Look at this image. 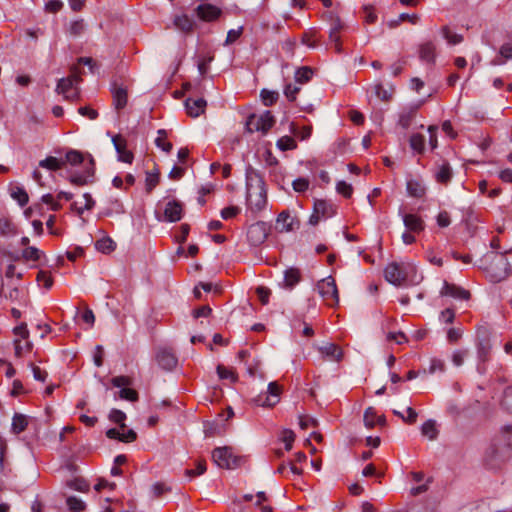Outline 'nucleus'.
Listing matches in <instances>:
<instances>
[{
  "instance_id": "nucleus-4",
  "label": "nucleus",
  "mask_w": 512,
  "mask_h": 512,
  "mask_svg": "<svg viewBox=\"0 0 512 512\" xmlns=\"http://www.w3.org/2000/svg\"><path fill=\"white\" fill-rule=\"evenodd\" d=\"M415 271L412 263H389L384 269L385 279L394 286H401L407 279L409 273Z\"/></svg>"
},
{
  "instance_id": "nucleus-8",
  "label": "nucleus",
  "mask_w": 512,
  "mask_h": 512,
  "mask_svg": "<svg viewBox=\"0 0 512 512\" xmlns=\"http://www.w3.org/2000/svg\"><path fill=\"white\" fill-rule=\"evenodd\" d=\"M281 392L282 388L277 382H270L267 387V392L257 395L254 398V402L258 406L272 407L280 401Z\"/></svg>"
},
{
  "instance_id": "nucleus-63",
  "label": "nucleus",
  "mask_w": 512,
  "mask_h": 512,
  "mask_svg": "<svg viewBox=\"0 0 512 512\" xmlns=\"http://www.w3.org/2000/svg\"><path fill=\"white\" fill-rule=\"evenodd\" d=\"M292 185L295 192H305L309 189V181L306 178L295 179Z\"/></svg>"
},
{
  "instance_id": "nucleus-60",
  "label": "nucleus",
  "mask_w": 512,
  "mask_h": 512,
  "mask_svg": "<svg viewBox=\"0 0 512 512\" xmlns=\"http://www.w3.org/2000/svg\"><path fill=\"white\" fill-rule=\"evenodd\" d=\"M445 363L439 358H432L430 360L429 373L434 374L436 372H444Z\"/></svg>"
},
{
  "instance_id": "nucleus-47",
  "label": "nucleus",
  "mask_w": 512,
  "mask_h": 512,
  "mask_svg": "<svg viewBox=\"0 0 512 512\" xmlns=\"http://www.w3.org/2000/svg\"><path fill=\"white\" fill-rule=\"evenodd\" d=\"M442 33H443L444 38L447 40V42L449 44L456 45L463 41L462 35L451 31L447 27L443 28Z\"/></svg>"
},
{
  "instance_id": "nucleus-56",
  "label": "nucleus",
  "mask_w": 512,
  "mask_h": 512,
  "mask_svg": "<svg viewBox=\"0 0 512 512\" xmlns=\"http://www.w3.org/2000/svg\"><path fill=\"white\" fill-rule=\"evenodd\" d=\"M13 333L16 338L21 341L29 340V330L27 329L26 323H21L13 329Z\"/></svg>"
},
{
  "instance_id": "nucleus-27",
  "label": "nucleus",
  "mask_w": 512,
  "mask_h": 512,
  "mask_svg": "<svg viewBox=\"0 0 512 512\" xmlns=\"http://www.w3.org/2000/svg\"><path fill=\"white\" fill-rule=\"evenodd\" d=\"M39 167L49 171H57L64 168V160H62V158L49 156L39 162Z\"/></svg>"
},
{
  "instance_id": "nucleus-18",
  "label": "nucleus",
  "mask_w": 512,
  "mask_h": 512,
  "mask_svg": "<svg viewBox=\"0 0 512 512\" xmlns=\"http://www.w3.org/2000/svg\"><path fill=\"white\" fill-rule=\"evenodd\" d=\"M440 293L443 296H450L452 298L459 300H468L470 297L469 291L454 284H449L447 282H444V285Z\"/></svg>"
},
{
  "instance_id": "nucleus-25",
  "label": "nucleus",
  "mask_w": 512,
  "mask_h": 512,
  "mask_svg": "<svg viewBox=\"0 0 512 512\" xmlns=\"http://www.w3.org/2000/svg\"><path fill=\"white\" fill-rule=\"evenodd\" d=\"M28 424V416L21 413H15L12 418L11 431L16 435L20 434L27 428Z\"/></svg>"
},
{
  "instance_id": "nucleus-30",
  "label": "nucleus",
  "mask_w": 512,
  "mask_h": 512,
  "mask_svg": "<svg viewBox=\"0 0 512 512\" xmlns=\"http://www.w3.org/2000/svg\"><path fill=\"white\" fill-rule=\"evenodd\" d=\"M419 56L422 61L431 63L435 59V46L431 42L424 43L420 46Z\"/></svg>"
},
{
  "instance_id": "nucleus-22",
  "label": "nucleus",
  "mask_w": 512,
  "mask_h": 512,
  "mask_svg": "<svg viewBox=\"0 0 512 512\" xmlns=\"http://www.w3.org/2000/svg\"><path fill=\"white\" fill-rule=\"evenodd\" d=\"M246 183H247V192H251V191L265 192L263 179L255 171L247 172Z\"/></svg>"
},
{
  "instance_id": "nucleus-59",
  "label": "nucleus",
  "mask_w": 512,
  "mask_h": 512,
  "mask_svg": "<svg viewBox=\"0 0 512 512\" xmlns=\"http://www.w3.org/2000/svg\"><path fill=\"white\" fill-rule=\"evenodd\" d=\"M119 397L121 399L134 402L138 399V393L134 389L126 387V388H122L119 391Z\"/></svg>"
},
{
  "instance_id": "nucleus-38",
  "label": "nucleus",
  "mask_w": 512,
  "mask_h": 512,
  "mask_svg": "<svg viewBox=\"0 0 512 512\" xmlns=\"http://www.w3.org/2000/svg\"><path fill=\"white\" fill-rule=\"evenodd\" d=\"M260 97L265 106H271L278 100L279 93L273 90L262 89Z\"/></svg>"
},
{
  "instance_id": "nucleus-34",
  "label": "nucleus",
  "mask_w": 512,
  "mask_h": 512,
  "mask_svg": "<svg viewBox=\"0 0 512 512\" xmlns=\"http://www.w3.org/2000/svg\"><path fill=\"white\" fill-rule=\"evenodd\" d=\"M116 247L115 242L109 238L104 237L96 241L95 248L102 253L109 254L110 252L114 251Z\"/></svg>"
},
{
  "instance_id": "nucleus-49",
  "label": "nucleus",
  "mask_w": 512,
  "mask_h": 512,
  "mask_svg": "<svg viewBox=\"0 0 512 512\" xmlns=\"http://www.w3.org/2000/svg\"><path fill=\"white\" fill-rule=\"evenodd\" d=\"M306 455L305 453L303 452H297L295 454V459H294V462H290L289 463V467H290V472L293 474V475H298L300 476L302 474V469L298 468L296 466L295 463H301V462H304L306 460Z\"/></svg>"
},
{
  "instance_id": "nucleus-24",
  "label": "nucleus",
  "mask_w": 512,
  "mask_h": 512,
  "mask_svg": "<svg viewBox=\"0 0 512 512\" xmlns=\"http://www.w3.org/2000/svg\"><path fill=\"white\" fill-rule=\"evenodd\" d=\"M295 218L290 215L289 212H281L276 220V228L280 232H289L294 229Z\"/></svg>"
},
{
  "instance_id": "nucleus-29",
  "label": "nucleus",
  "mask_w": 512,
  "mask_h": 512,
  "mask_svg": "<svg viewBox=\"0 0 512 512\" xmlns=\"http://www.w3.org/2000/svg\"><path fill=\"white\" fill-rule=\"evenodd\" d=\"M14 344V350H15V356L18 358L23 357L25 354L29 353L33 349V344L29 340L21 341L18 338H15L13 341Z\"/></svg>"
},
{
  "instance_id": "nucleus-3",
  "label": "nucleus",
  "mask_w": 512,
  "mask_h": 512,
  "mask_svg": "<svg viewBox=\"0 0 512 512\" xmlns=\"http://www.w3.org/2000/svg\"><path fill=\"white\" fill-rule=\"evenodd\" d=\"M214 463L224 469H236L244 463V457L238 456L231 447H217L212 452Z\"/></svg>"
},
{
  "instance_id": "nucleus-10",
  "label": "nucleus",
  "mask_w": 512,
  "mask_h": 512,
  "mask_svg": "<svg viewBox=\"0 0 512 512\" xmlns=\"http://www.w3.org/2000/svg\"><path fill=\"white\" fill-rule=\"evenodd\" d=\"M79 80L77 75L61 78L56 86V92L63 95L66 100H76L78 98V92L75 87L79 83Z\"/></svg>"
},
{
  "instance_id": "nucleus-46",
  "label": "nucleus",
  "mask_w": 512,
  "mask_h": 512,
  "mask_svg": "<svg viewBox=\"0 0 512 512\" xmlns=\"http://www.w3.org/2000/svg\"><path fill=\"white\" fill-rule=\"evenodd\" d=\"M36 280L39 285H42L46 289H50L53 285V278L47 271H39Z\"/></svg>"
},
{
  "instance_id": "nucleus-42",
  "label": "nucleus",
  "mask_w": 512,
  "mask_h": 512,
  "mask_svg": "<svg viewBox=\"0 0 512 512\" xmlns=\"http://www.w3.org/2000/svg\"><path fill=\"white\" fill-rule=\"evenodd\" d=\"M410 146L418 153L423 152L425 148V137L421 134H413L410 137Z\"/></svg>"
},
{
  "instance_id": "nucleus-28",
  "label": "nucleus",
  "mask_w": 512,
  "mask_h": 512,
  "mask_svg": "<svg viewBox=\"0 0 512 512\" xmlns=\"http://www.w3.org/2000/svg\"><path fill=\"white\" fill-rule=\"evenodd\" d=\"M174 25L177 29L187 33L193 30L195 23L188 15L182 14L174 18Z\"/></svg>"
},
{
  "instance_id": "nucleus-39",
  "label": "nucleus",
  "mask_w": 512,
  "mask_h": 512,
  "mask_svg": "<svg viewBox=\"0 0 512 512\" xmlns=\"http://www.w3.org/2000/svg\"><path fill=\"white\" fill-rule=\"evenodd\" d=\"M313 75V71L309 67H301L295 72V81L298 84H304L308 82Z\"/></svg>"
},
{
  "instance_id": "nucleus-37",
  "label": "nucleus",
  "mask_w": 512,
  "mask_h": 512,
  "mask_svg": "<svg viewBox=\"0 0 512 512\" xmlns=\"http://www.w3.org/2000/svg\"><path fill=\"white\" fill-rule=\"evenodd\" d=\"M160 179V172L157 168H154L153 170L146 173V189L148 191L153 190L157 184L159 183Z\"/></svg>"
},
{
  "instance_id": "nucleus-58",
  "label": "nucleus",
  "mask_w": 512,
  "mask_h": 512,
  "mask_svg": "<svg viewBox=\"0 0 512 512\" xmlns=\"http://www.w3.org/2000/svg\"><path fill=\"white\" fill-rule=\"evenodd\" d=\"M205 471H206V462L204 460H199L197 462L196 468L195 469H187L185 471V474L188 477H194V476L202 475Z\"/></svg>"
},
{
  "instance_id": "nucleus-23",
  "label": "nucleus",
  "mask_w": 512,
  "mask_h": 512,
  "mask_svg": "<svg viewBox=\"0 0 512 512\" xmlns=\"http://www.w3.org/2000/svg\"><path fill=\"white\" fill-rule=\"evenodd\" d=\"M364 425L367 428H373L375 425H385V417L383 415H377L376 410L373 407H368L364 412Z\"/></svg>"
},
{
  "instance_id": "nucleus-13",
  "label": "nucleus",
  "mask_w": 512,
  "mask_h": 512,
  "mask_svg": "<svg viewBox=\"0 0 512 512\" xmlns=\"http://www.w3.org/2000/svg\"><path fill=\"white\" fill-rule=\"evenodd\" d=\"M399 215L402 218L406 230L414 234H420L425 229L424 220L415 213H408L402 207L399 208Z\"/></svg>"
},
{
  "instance_id": "nucleus-21",
  "label": "nucleus",
  "mask_w": 512,
  "mask_h": 512,
  "mask_svg": "<svg viewBox=\"0 0 512 512\" xmlns=\"http://www.w3.org/2000/svg\"><path fill=\"white\" fill-rule=\"evenodd\" d=\"M18 234L17 226L8 216H0V237L11 238Z\"/></svg>"
},
{
  "instance_id": "nucleus-31",
  "label": "nucleus",
  "mask_w": 512,
  "mask_h": 512,
  "mask_svg": "<svg viewBox=\"0 0 512 512\" xmlns=\"http://www.w3.org/2000/svg\"><path fill=\"white\" fill-rule=\"evenodd\" d=\"M300 281V271L296 268H289L284 272V286L293 288Z\"/></svg>"
},
{
  "instance_id": "nucleus-61",
  "label": "nucleus",
  "mask_w": 512,
  "mask_h": 512,
  "mask_svg": "<svg viewBox=\"0 0 512 512\" xmlns=\"http://www.w3.org/2000/svg\"><path fill=\"white\" fill-rule=\"evenodd\" d=\"M241 209L237 206H229L221 210V217L224 220L234 218L240 213Z\"/></svg>"
},
{
  "instance_id": "nucleus-7",
  "label": "nucleus",
  "mask_w": 512,
  "mask_h": 512,
  "mask_svg": "<svg viewBox=\"0 0 512 512\" xmlns=\"http://www.w3.org/2000/svg\"><path fill=\"white\" fill-rule=\"evenodd\" d=\"M317 291L322 299L329 306H336L339 303V294L335 279L332 276L321 279L317 283Z\"/></svg>"
},
{
  "instance_id": "nucleus-43",
  "label": "nucleus",
  "mask_w": 512,
  "mask_h": 512,
  "mask_svg": "<svg viewBox=\"0 0 512 512\" xmlns=\"http://www.w3.org/2000/svg\"><path fill=\"white\" fill-rule=\"evenodd\" d=\"M42 255V252L36 247H26L22 251V258L25 261H38Z\"/></svg>"
},
{
  "instance_id": "nucleus-17",
  "label": "nucleus",
  "mask_w": 512,
  "mask_h": 512,
  "mask_svg": "<svg viewBox=\"0 0 512 512\" xmlns=\"http://www.w3.org/2000/svg\"><path fill=\"white\" fill-rule=\"evenodd\" d=\"M112 143L118 154V159L125 163H131L133 154L126 149V140L120 135H113Z\"/></svg>"
},
{
  "instance_id": "nucleus-19",
  "label": "nucleus",
  "mask_w": 512,
  "mask_h": 512,
  "mask_svg": "<svg viewBox=\"0 0 512 512\" xmlns=\"http://www.w3.org/2000/svg\"><path fill=\"white\" fill-rule=\"evenodd\" d=\"M206 105H207V103L203 98H197V99L188 98L185 101V108H186L187 114L194 118L198 117L202 113H204Z\"/></svg>"
},
{
  "instance_id": "nucleus-44",
  "label": "nucleus",
  "mask_w": 512,
  "mask_h": 512,
  "mask_svg": "<svg viewBox=\"0 0 512 512\" xmlns=\"http://www.w3.org/2000/svg\"><path fill=\"white\" fill-rule=\"evenodd\" d=\"M276 146L281 151H288L296 148V142L290 136H283L280 139H278Z\"/></svg>"
},
{
  "instance_id": "nucleus-52",
  "label": "nucleus",
  "mask_w": 512,
  "mask_h": 512,
  "mask_svg": "<svg viewBox=\"0 0 512 512\" xmlns=\"http://www.w3.org/2000/svg\"><path fill=\"white\" fill-rule=\"evenodd\" d=\"M467 355H468L467 349L455 350L452 353L451 360L455 366L459 367L464 363V360L467 357Z\"/></svg>"
},
{
  "instance_id": "nucleus-55",
  "label": "nucleus",
  "mask_w": 512,
  "mask_h": 512,
  "mask_svg": "<svg viewBox=\"0 0 512 512\" xmlns=\"http://www.w3.org/2000/svg\"><path fill=\"white\" fill-rule=\"evenodd\" d=\"M300 89V86L289 83L284 87V95L290 102H293L296 100V95L298 94Z\"/></svg>"
},
{
  "instance_id": "nucleus-62",
  "label": "nucleus",
  "mask_w": 512,
  "mask_h": 512,
  "mask_svg": "<svg viewBox=\"0 0 512 512\" xmlns=\"http://www.w3.org/2000/svg\"><path fill=\"white\" fill-rule=\"evenodd\" d=\"M387 341H394L397 344H403L407 341L406 335L401 332H389L386 336Z\"/></svg>"
},
{
  "instance_id": "nucleus-15",
  "label": "nucleus",
  "mask_w": 512,
  "mask_h": 512,
  "mask_svg": "<svg viewBox=\"0 0 512 512\" xmlns=\"http://www.w3.org/2000/svg\"><path fill=\"white\" fill-rule=\"evenodd\" d=\"M156 361L158 365L167 371L173 370L177 365V357L167 348H159L156 352Z\"/></svg>"
},
{
  "instance_id": "nucleus-40",
  "label": "nucleus",
  "mask_w": 512,
  "mask_h": 512,
  "mask_svg": "<svg viewBox=\"0 0 512 512\" xmlns=\"http://www.w3.org/2000/svg\"><path fill=\"white\" fill-rule=\"evenodd\" d=\"M451 175H452V171H451L450 166L448 164H442L438 168V170L435 174V177L438 182L446 183L450 180Z\"/></svg>"
},
{
  "instance_id": "nucleus-36",
  "label": "nucleus",
  "mask_w": 512,
  "mask_h": 512,
  "mask_svg": "<svg viewBox=\"0 0 512 512\" xmlns=\"http://www.w3.org/2000/svg\"><path fill=\"white\" fill-rule=\"evenodd\" d=\"M500 57H497L492 61L493 65H502L506 60L512 58V46L510 44H505L500 48Z\"/></svg>"
},
{
  "instance_id": "nucleus-14",
  "label": "nucleus",
  "mask_w": 512,
  "mask_h": 512,
  "mask_svg": "<svg viewBox=\"0 0 512 512\" xmlns=\"http://www.w3.org/2000/svg\"><path fill=\"white\" fill-rule=\"evenodd\" d=\"M317 350L323 361L340 362L343 358L342 349L334 343H324L317 346Z\"/></svg>"
},
{
  "instance_id": "nucleus-35",
  "label": "nucleus",
  "mask_w": 512,
  "mask_h": 512,
  "mask_svg": "<svg viewBox=\"0 0 512 512\" xmlns=\"http://www.w3.org/2000/svg\"><path fill=\"white\" fill-rule=\"evenodd\" d=\"M20 290L17 286H7L2 285L0 289V297H3L10 301H16L20 298Z\"/></svg>"
},
{
  "instance_id": "nucleus-12",
  "label": "nucleus",
  "mask_w": 512,
  "mask_h": 512,
  "mask_svg": "<svg viewBox=\"0 0 512 512\" xmlns=\"http://www.w3.org/2000/svg\"><path fill=\"white\" fill-rule=\"evenodd\" d=\"M66 200L71 201V208L78 215H82L84 211L90 210L95 202L91 198V194H63Z\"/></svg>"
},
{
  "instance_id": "nucleus-32",
  "label": "nucleus",
  "mask_w": 512,
  "mask_h": 512,
  "mask_svg": "<svg viewBox=\"0 0 512 512\" xmlns=\"http://www.w3.org/2000/svg\"><path fill=\"white\" fill-rule=\"evenodd\" d=\"M421 433L423 436L427 437L429 440H435L438 435V429L436 427V422L432 419L427 420L421 426Z\"/></svg>"
},
{
  "instance_id": "nucleus-51",
  "label": "nucleus",
  "mask_w": 512,
  "mask_h": 512,
  "mask_svg": "<svg viewBox=\"0 0 512 512\" xmlns=\"http://www.w3.org/2000/svg\"><path fill=\"white\" fill-rule=\"evenodd\" d=\"M341 29V25L339 22H337L330 30V33H329V38H330V41L333 42L335 44V49L336 51H340L341 48H340V44H339V40H340V36H339V30Z\"/></svg>"
},
{
  "instance_id": "nucleus-50",
  "label": "nucleus",
  "mask_w": 512,
  "mask_h": 512,
  "mask_svg": "<svg viewBox=\"0 0 512 512\" xmlns=\"http://www.w3.org/2000/svg\"><path fill=\"white\" fill-rule=\"evenodd\" d=\"M281 440L285 444V450L290 451L293 447V442L295 440L294 432L289 429L283 430Z\"/></svg>"
},
{
  "instance_id": "nucleus-9",
  "label": "nucleus",
  "mask_w": 512,
  "mask_h": 512,
  "mask_svg": "<svg viewBox=\"0 0 512 512\" xmlns=\"http://www.w3.org/2000/svg\"><path fill=\"white\" fill-rule=\"evenodd\" d=\"M335 214V207L322 199H315L313 204V213L309 218L312 225L318 224L321 219H327Z\"/></svg>"
},
{
  "instance_id": "nucleus-64",
  "label": "nucleus",
  "mask_w": 512,
  "mask_h": 512,
  "mask_svg": "<svg viewBox=\"0 0 512 512\" xmlns=\"http://www.w3.org/2000/svg\"><path fill=\"white\" fill-rule=\"evenodd\" d=\"M502 405L506 410L512 412V387H508L504 391Z\"/></svg>"
},
{
  "instance_id": "nucleus-54",
  "label": "nucleus",
  "mask_w": 512,
  "mask_h": 512,
  "mask_svg": "<svg viewBox=\"0 0 512 512\" xmlns=\"http://www.w3.org/2000/svg\"><path fill=\"white\" fill-rule=\"evenodd\" d=\"M374 92L375 95L382 101H388L392 96V92L386 89L382 84H376L374 86Z\"/></svg>"
},
{
  "instance_id": "nucleus-16",
  "label": "nucleus",
  "mask_w": 512,
  "mask_h": 512,
  "mask_svg": "<svg viewBox=\"0 0 512 512\" xmlns=\"http://www.w3.org/2000/svg\"><path fill=\"white\" fill-rule=\"evenodd\" d=\"M197 16L206 22L215 21L221 15V9L210 3L200 4L197 9Z\"/></svg>"
},
{
  "instance_id": "nucleus-20",
  "label": "nucleus",
  "mask_w": 512,
  "mask_h": 512,
  "mask_svg": "<svg viewBox=\"0 0 512 512\" xmlns=\"http://www.w3.org/2000/svg\"><path fill=\"white\" fill-rule=\"evenodd\" d=\"M246 203L252 212H259L267 205L266 194H247Z\"/></svg>"
},
{
  "instance_id": "nucleus-45",
  "label": "nucleus",
  "mask_w": 512,
  "mask_h": 512,
  "mask_svg": "<svg viewBox=\"0 0 512 512\" xmlns=\"http://www.w3.org/2000/svg\"><path fill=\"white\" fill-rule=\"evenodd\" d=\"M109 420L120 425V428H125L124 421L126 420V414L118 409H112L109 413Z\"/></svg>"
},
{
  "instance_id": "nucleus-26",
  "label": "nucleus",
  "mask_w": 512,
  "mask_h": 512,
  "mask_svg": "<svg viewBox=\"0 0 512 512\" xmlns=\"http://www.w3.org/2000/svg\"><path fill=\"white\" fill-rule=\"evenodd\" d=\"M113 102L116 109H122L127 104V91L123 87H117L116 85L112 88Z\"/></svg>"
},
{
  "instance_id": "nucleus-1",
  "label": "nucleus",
  "mask_w": 512,
  "mask_h": 512,
  "mask_svg": "<svg viewBox=\"0 0 512 512\" xmlns=\"http://www.w3.org/2000/svg\"><path fill=\"white\" fill-rule=\"evenodd\" d=\"M62 160H64V167L66 164L71 166V170L68 171V180L72 185L81 187L94 182V159L90 154L85 157L80 151L71 149L66 152Z\"/></svg>"
},
{
  "instance_id": "nucleus-5",
  "label": "nucleus",
  "mask_w": 512,
  "mask_h": 512,
  "mask_svg": "<svg viewBox=\"0 0 512 512\" xmlns=\"http://www.w3.org/2000/svg\"><path fill=\"white\" fill-rule=\"evenodd\" d=\"M155 214L159 221L177 222L182 218V204L174 199L164 200L157 204Z\"/></svg>"
},
{
  "instance_id": "nucleus-2",
  "label": "nucleus",
  "mask_w": 512,
  "mask_h": 512,
  "mask_svg": "<svg viewBox=\"0 0 512 512\" xmlns=\"http://www.w3.org/2000/svg\"><path fill=\"white\" fill-rule=\"evenodd\" d=\"M490 264L485 267L487 277L492 282L504 280L510 273V264L503 254L489 253L485 256Z\"/></svg>"
},
{
  "instance_id": "nucleus-48",
  "label": "nucleus",
  "mask_w": 512,
  "mask_h": 512,
  "mask_svg": "<svg viewBox=\"0 0 512 512\" xmlns=\"http://www.w3.org/2000/svg\"><path fill=\"white\" fill-rule=\"evenodd\" d=\"M419 19L420 17L417 14L402 13L399 15L397 20L389 22V27H395L402 21H409L412 24H417Z\"/></svg>"
},
{
  "instance_id": "nucleus-41",
  "label": "nucleus",
  "mask_w": 512,
  "mask_h": 512,
  "mask_svg": "<svg viewBox=\"0 0 512 512\" xmlns=\"http://www.w3.org/2000/svg\"><path fill=\"white\" fill-rule=\"evenodd\" d=\"M66 504L70 511L72 512H81L85 509V503L76 496H70L66 500Z\"/></svg>"
},
{
  "instance_id": "nucleus-6",
  "label": "nucleus",
  "mask_w": 512,
  "mask_h": 512,
  "mask_svg": "<svg viewBox=\"0 0 512 512\" xmlns=\"http://www.w3.org/2000/svg\"><path fill=\"white\" fill-rule=\"evenodd\" d=\"M274 117L270 111L256 115L251 114L246 121V130L249 133L262 132L267 133L274 125Z\"/></svg>"
},
{
  "instance_id": "nucleus-53",
  "label": "nucleus",
  "mask_w": 512,
  "mask_h": 512,
  "mask_svg": "<svg viewBox=\"0 0 512 512\" xmlns=\"http://www.w3.org/2000/svg\"><path fill=\"white\" fill-rule=\"evenodd\" d=\"M217 374L221 379H229L232 382H235L237 380L235 373L223 365L217 366Z\"/></svg>"
},
{
  "instance_id": "nucleus-57",
  "label": "nucleus",
  "mask_w": 512,
  "mask_h": 512,
  "mask_svg": "<svg viewBox=\"0 0 512 512\" xmlns=\"http://www.w3.org/2000/svg\"><path fill=\"white\" fill-rule=\"evenodd\" d=\"M64 6V3L61 0H48L45 3V11L49 13H57Z\"/></svg>"
},
{
  "instance_id": "nucleus-33",
  "label": "nucleus",
  "mask_w": 512,
  "mask_h": 512,
  "mask_svg": "<svg viewBox=\"0 0 512 512\" xmlns=\"http://www.w3.org/2000/svg\"><path fill=\"white\" fill-rule=\"evenodd\" d=\"M155 145L162 151L169 153L172 150V144L167 140V132L164 129L157 131V137L155 139Z\"/></svg>"
},
{
  "instance_id": "nucleus-11",
  "label": "nucleus",
  "mask_w": 512,
  "mask_h": 512,
  "mask_svg": "<svg viewBox=\"0 0 512 512\" xmlns=\"http://www.w3.org/2000/svg\"><path fill=\"white\" fill-rule=\"evenodd\" d=\"M269 233L267 223L259 221L250 225L247 229V240L252 246H259L265 242Z\"/></svg>"
}]
</instances>
